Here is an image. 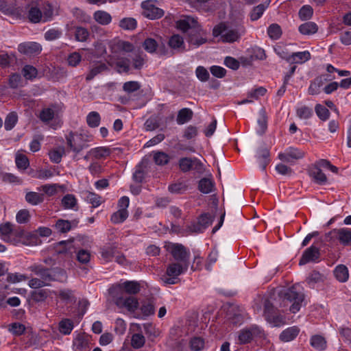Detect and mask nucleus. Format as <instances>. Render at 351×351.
Here are the masks:
<instances>
[{
	"mask_svg": "<svg viewBox=\"0 0 351 351\" xmlns=\"http://www.w3.org/2000/svg\"><path fill=\"white\" fill-rule=\"evenodd\" d=\"M282 298V306H289V311L292 313L298 312L304 303V294L303 289L300 284H296L291 287L280 292Z\"/></svg>",
	"mask_w": 351,
	"mask_h": 351,
	"instance_id": "obj_1",
	"label": "nucleus"
},
{
	"mask_svg": "<svg viewBox=\"0 0 351 351\" xmlns=\"http://www.w3.org/2000/svg\"><path fill=\"white\" fill-rule=\"evenodd\" d=\"M245 32V27L241 25H226L221 23L216 25L213 34L215 37H219L223 43H234L237 41Z\"/></svg>",
	"mask_w": 351,
	"mask_h": 351,
	"instance_id": "obj_2",
	"label": "nucleus"
},
{
	"mask_svg": "<svg viewBox=\"0 0 351 351\" xmlns=\"http://www.w3.org/2000/svg\"><path fill=\"white\" fill-rule=\"evenodd\" d=\"M145 63L143 54L138 51L129 53L126 57L120 59L117 62L119 72H128L130 70V64L135 69H141Z\"/></svg>",
	"mask_w": 351,
	"mask_h": 351,
	"instance_id": "obj_3",
	"label": "nucleus"
},
{
	"mask_svg": "<svg viewBox=\"0 0 351 351\" xmlns=\"http://www.w3.org/2000/svg\"><path fill=\"white\" fill-rule=\"evenodd\" d=\"M189 267V264L180 262L171 263L166 271L167 278L165 280V282L169 285H173L176 282V279L179 276L185 273Z\"/></svg>",
	"mask_w": 351,
	"mask_h": 351,
	"instance_id": "obj_4",
	"label": "nucleus"
},
{
	"mask_svg": "<svg viewBox=\"0 0 351 351\" xmlns=\"http://www.w3.org/2000/svg\"><path fill=\"white\" fill-rule=\"evenodd\" d=\"M159 2L157 0H146L141 3L143 15L152 20L161 18L165 12L158 7Z\"/></svg>",
	"mask_w": 351,
	"mask_h": 351,
	"instance_id": "obj_5",
	"label": "nucleus"
},
{
	"mask_svg": "<svg viewBox=\"0 0 351 351\" xmlns=\"http://www.w3.org/2000/svg\"><path fill=\"white\" fill-rule=\"evenodd\" d=\"M141 290L140 284L136 281H125L109 289L110 294L123 295V292L128 294H136Z\"/></svg>",
	"mask_w": 351,
	"mask_h": 351,
	"instance_id": "obj_6",
	"label": "nucleus"
},
{
	"mask_svg": "<svg viewBox=\"0 0 351 351\" xmlns=\"http://www.w3.org/2000/svg\"><path fill=\"white\" fill-rule=\"evenodd\" d=\"M66 140L68 147L75 154L88 147L84 136L81 134L71 132L66 135Z\"/></svg>",
	"mask_w": 351,
	"mask_h": 351,
	"instance_id": "obj_7",
	"label": "nucleus"
},
{
	"mask_svg": "<svg viewBox=\"0 0 351 351\" xmlns=\"http://www.w3.org/2000/svg\"><path fill=\"white\" fill-rule=\"evenodd\" d=\"M130 199L127 196L121 197L118 201V210L112 213L110 220L113 223H123L129 215L128 208Z\"/></svg>",
	"mask_w": 351,
	"mask_h": 351,
	"instance_id": "obj_8",
	"label": "nucleus"
},
{
	"mask_svg": "<svg viewBox=\"0 0 351 351\" xmlns=\"http://www.w3.org/2000/svg\"><path fill=\"white\" fill-rule=\"evenodd\" d=\"M19 234L14 240V245H24L28 246H36L42 243V240L34 232H25L23 230L19 229Z\"/></svg>",
	"mask_w": 351,
	"mask_h": 351,
	"instance_id": "obj_9",
	"label": "nucleus"
},
{
	"mask_svg": "<svg viewBox=\"0 0 351 351\" xmlns=\"http://www.w3.org/2000/svg\"><path fill=\"white\" fill-rule=\"evenodd\" d=\"M114 303L119 308H125L128 311L134 313L138 306V302L134 297H123V295L110 294Z\"/></svg>",
	"mask_w": 351,
	"mask_h": 351,
	"instance_id": "obj_10",
	"label": "nucleus"
},
{
	"mask_svg": "<svg viewBox=\"0 0 351 351\" xmlns=\"http://www.w3.org/2000/svg\"><path fill=\"white\" fill-rule=\"evenodd\" d=\"M264 316L273 327H278L285 324V317L276 314L273 305L268 300L264 302Z\"/></svg>",
	"mask_w": 351,
	"mask_h": 351,
	"instance_id": "obj_11",
	"label": "nucleus"
},
{
	"mask_svg": "<svg viewBox=\"0 0 351 351\" xmlns=\"http://www.w3.org/2000/svg\"><path fill=\"white\" fill-rule=\"evenodd\" d=\"M167 250L176 261L189 264L190 253L182 245L171 243L168 245Z\"/></svg>",
	"mask_w": 351,
	"mask_h": 351,
	"instance_id": "obj_12",
	"label": "nucleus"
},
{
	"mask_svg": "<svg viewBox=\"0 0 351 351\" xmlns=\"http://www.w3.org/2000/svg\"><path fill=\"white\" fill-rule=\"evenodd\" d=\"M36 274L38 275L40 278H32L28 282L29 287L32 289H39L48 285L49 282L51 279L48 269H40L36 271Z\"/></svg>",
	"mask_w": 351,
	"mask_h": 351,
	"instance_id": "obj_13",
	"label": "nucleus"
},
{
	"mask_svg": "<svg viewBox=\"0 0 351 351\" xmlns=\"http://www.w3.org/2000/svg\"><path fill=\"white\" fill-rule=\"evenodd\" d=\"M261 329L256 326H252L250 328H245L240 331L238 335V341L241 344L247 343L254 337L261 336Z\"/></svg>",
	"mask_w": 351,
	"mask_h": 351,
	"instance_id": "obj_14",
	"label": "nucleus"
},
{
	"mask_svg": "<svg viewBox=\"0 0 351 351\" xmlns=\"http://www.w3.org/2000/svg\"><path fill=\"white\" fill-rule=\"evenodd\" d=\"M304 152L295 147H289L284 152L278 154V158L280 160L289 163L294 162L296 160L300 159L304 156Z\"/></svg>",
	"mask_w": 351,
	"mask_h": 351,
	"instance_id": "obj_15",
	"label": "nucleus"
},
{
	"mask_svg": "<svg viewBox=\"0 0 351 351\" xmlns=\"http://www.w3.org/2000/svg\"><path fill=\"white\" fill-rule=\"evenodd\" d=\"M20 228H13L10 223H5L0 226V234L3 240L14 244Z\"/></svg>",
	"mask_w": 351,
	"mask_h": 351,
	"instance_id": "obj_16",
	"label": "nucleus"
},
{
	"mask_svg": "<svg viewBox=\"0 0 351 351\" xmlns=\"http://www.w3.org/2000/svg\"><path fill=\"white\" fill-rule=\"evenodd\" d=\"M18 51L25 55L34 56L40 53L42 47L36 42H26L19 45Z\"/></svg>",
	"mask_w": 351,
	"mask_h": 351,
	"instance_id": "obj_17",
	"label": "nucleus"
},
{
	"mask_svg": "<svg viewBox=\"0 0 351 351\" xmlns=\"http://www.w3.org/2000/svg\"><path fill=\"white\" fill-rule=\"evenodd\" d=\"M329 234L332 238L338 239L344 245L351 243V230L348 228L333 229L330 232Z\"/></svg>",
	"mask_w": 351,
	"mask_h": 351,
	"instance_id": "obj_18",
	"label": "nucleus"
},
{
	"mask_svg": "<svg viewBox=\"0 0 351 351\" xmlns=\"http://www.w3.org/2000/svg\"><path fill=\"white\" fill-rule=\"evenodd\" d=\"M282 56L290 64H303L311 59V53L308 51L295 52L289 56Z\"/></svg>",
	"mask_w": 351,
	"mask_h": 351,
	"instance_id": "obj_19",
	"label": "nucleus"
},
{
	"mask_svg": "<svg viewBox=\"0 0 351 351\" xmlns=\"http://www.w3.org/2000/svg\"><path fill=\"white\" fill-rule=\"evenodd\" d=\"M178 165L180 169L182 172H188L192 169L193 167L196 169L202 166V162L196 158H181L178 161Z\"/></svg>",
	"mask_w": 351,
	"mask_h": 351,
	"instance_id": "obj_20",
	"label": "nucleus"
},
{
	"mask_svg": "<svg viewBox=\"0 0 351 351\" xmlns=\"http://www.w3.org/2000/svg\"><path fill=\"white\" fill-rule=\"evenodd\" d=\"M319 249L314 245H311L304 252L299 264L302 265L311 261H315L319 258Z\"/></svg>",
	"mask_w": 351,
	"mask_h": 351,
	"instance_id": "obj_21",
	"label": "nucleus"
},
{
	"mask_svg": "<svg viewBox=\"0 0 351 351\" xmlns=\"http://www.w3.org/2000/svg\"><path fill=\"white\" fill-rule=\"evenodd\" d=\"M89 337L84 335H77L73 341L74 351H89Z\"/></svg>",
	"mask_w": 351,
	"mask_h": 351,
	"instance_id": "obj_22",
	"label": "nucleus"
},
{
	"mask_svg": "<svg viewBox=\"0 0 351 351\" xmlns=\"http://www.w3.org/2000/svg\"><path fill=\"white\" fill-rule=\"evenodd\" d=\"M309 176L318 184L324 185L327 182L326 176L318 166H313L309 169Z\"/></svg>",
	"mask_w": 351,
	"mask_h": 351,
	"instance_id": "obj_23",
	"label": "nucleus"
},
{
	"mask_svg": "<svg viewBox=\"0 0 351 351\" xmlns=\"http://www.w3.org/2000/svg\"><path fill=\"white\" fill-rule=\"evenodd\" d=\"M188 190V184L184 180H178L168 186V191L173 194H182Z\"/></svg>",
	"mask_w": 351,
	"mask_h": 351,
	"instance_id": "obj_24",
	"label": "nucleus"
},
{
	"mask_svg": "<svg viewBox=\"0 0 351 351\" xmlns=\"http://www.w3.org/2000/svg\"><path fill=\"white\" fill-rule=\"evenodd\" d=\"M256 158L260 168L264 171L270 161L269 152L266 148H262L256 152Z\"/></svg>",
	"mask_w": 351,
	"mask_h": 351,
	"instance_id": "obj_25",
	"label": "nucleus"
},
{
	"mask_svg": "<svg viewBox=\"0 0 351 351\" xmlns=\"http://www.w3.org/2000/svg\"><path fill=\"white\" fill-rule=\"evenodd\" d=\"M52 293L66 303H71L75 301L74 292L71 289H64L57 291H52Z\"/></svg>",
	"mask_w": 351,
	"mask_h": 351,
	"instance_id": "obj_26",
	"label": "nucleus"
},
{
	"mask_svg": "<svg viewBox=\"0 0 351 351\" xmlns=\"http://www.w3.org/2000/svg\"><path fill=\"white\" fill-rule=\"evenodd\" d=\"M197 21L194 18L187 16L177 21V28L186 32L188 29H193L196 27Z\"/></svg>",
	"mask_w": 351,
	"mask_h": 351,
	"instance_id": "obj_27",
	"label": "nucleus"
},
{
	"mask_svg": "<svg viewBox=\"0 0 351 351\" xmlns=\"http://www.w3.org/2000/svg\"><path fill=\"white\" fill-rule=\"evenodd\" d=\"M299 329L296 326H292L284 330L280 335V339L284 342L293 340L299 333Z\"/></svg>",
	"mask_w": 351,
	"mask_h": 351,
	"instance_id": "obj_28",
	"label": "nucleus"
},
{
	"mask_svg": "<svg viewBox=\"0 0 351 351\" xmlns=\"http://www.w3.org/2000/svg\"><path fill=\"white\" fill-rule=\"evenodd\" d=\"M93 19L100 25H107L111 23L112 17L109 13L104 10H98L94 12Z\"/></svg>",
	"mask_w": 351,
	"mask_h": 351,
	"instance_id": "obj_29",
	"label": "nucleus"
},
{
	"mask_svg": "<svg viewBox=\"0 0 351 351\" xmlns=\"http://www.w3.org/2000/svg\"><path fill=\"white\" fill-rule=\"evenodd\" d=\"M193 111L188 108H184L178 111L176 121L179 125H183L189 122L193 117Z\"/></svg>",
	"mask_w": 351,
	"mask_h": 351,
	"instance_id": "obj_30",
	"label": "nucleus"
},
{
	"mask_svg": "<svg viewBox=\"0 0 351 351\" xmlns=\"http://www.w3.org/2000/svg\"><path fill=\"white\" fill-rule=\"evenodd\" d=\"M93 158L104 159L111 154L110 149L107 147H97L90 149Z\"/></svg>",
	"mask_w": 351,
	"mask_h": 351,
	"instance_id": "obj_31",
	"label": "nucleus"
},
{
	"mask_svg": "<svg viewBox=\"0 0 351 351\" xmlns=\"http://www.w3.org/2000/svg\"><path fill=\"white\" fill-rule=\"evenodd\" d=\"M83 195L85 200L94 208L98 207L102 203L101 197L93 192L85 191Z\"/></svg>",
	"mask_w": 351,
	"mask_h": 351,
	"instance_id": "obj_32",
	"label": "nucleus"
},
{
	"mask_svg": "<svg viewBox=\"0 0 351 351\" xmlns=\"http://www.w3.org/2000/svg\"><path fill=\"white\" fill-rule=\"evenodd\" d=\"M38 6L42 14L43 22L51 20L53 14L52 6L47 3L38 5Z\"/></svg>",
	"mask_w": 351,
	"mask_h": 351,
	"instance_id": "obj_33",
	"label": "nucleus"
},
{
	"mask_svg": "<svg viewBox=\"0 0 351 351\" xmlns=\"http://www.w3.org/2000/svg\"><path fill=\"white\" fill-rule=\"evenodd\" d=\"M311 346L316 350H324L326 348V341L324 337L316 335L311 337L310 339Z\"/></svg>",
	"mask_w": 351,
	"mask_h": 351,
	"instance_id": "obj_34",
	"label": "nucleus"
},
{
	"mask_svg": "<svg viewBox=\"0 0 351 351\" xmlns=\"http://www.w3.org/2000/svg\"><path fill=\"white\" fill-rule=\"evenodd\" d=\"M334 274L336 278L341 282H346L349 277L348 269L343 265L337 266L334 270Z\"/></svg>",
	"mask_w": 351,
	"mask_h": 351,
	"instance_id": "obj_35",
	"label": "nucleus"
},
{
	"mask_svg": "<svg viewBox=\"0 0 351 351\" xmlns=\"http://www.w3.org/2000/svg\"><path fill=\"white\" fill-rule=\"evenodd\" d=\"M117 250L115 247L109 245L105 246L101 250V256L106 262L111 261L115 256Z\"/></svg>",
	"mask_w": 351,
	"mask_h": 351,
	"instance_id": "obj_36",
	"label": "nucleus"
},
{
	"mask_svg": "<svg viewBox=\"0 0 351 351\" xmlns=\"http://www.w3.org/2000/svg\"><path fill=\"white\" fill-rule=\"evenodd\" d=\"M28 19L34 23L43 22L41 12L38 5H32L28 10Z\"/></svg>",
	"mask_w": 351,
	"mask_h": 351,
	"instance_id": "obj_37",
	"label": "nucleus"
},
{
	"mask_svg": "<svg viewBox=\"0 0 351 351\" xmlns=\"http://www.w3.org/2000/svg\"><path fill=\"white\" fill-rule=\"evenodd\" d=\"M65 153V149L64 147L60 146L56 147L51 150L49 153V156L51 162L55 163H59L62 160V158Z\"/></svg>",
	"mask_w": 351,
	"mask_h": 351,
	"instance_id": "obj_38",
	"label": "nucleus"
},
{
	"mask_svg": "<svg viewBox=\"0 0 351 351\" xmlns=\"http://www.w3.org/2000/svg\"><path fill=\"white\" fill-rule=\"evenodd\" d=\"M25 200L32 205H38L44 201V195L36 192H28L25 195Z\"/></svg>",
	"mask_w": 351,
	"mask_h": 351,
	"instance_id": "obj_39",
	"label": "nucleus"
},
{
	"mask_svg": "<svg viewBox=\"0 0 351 351\" xmlns=\"http://www.w3.org/2000/svg\"><path fill=\"white\" fill-rule=\"evenodd\" d=\"M73 327V322L69 319H63L59 322L58 325L59 331L64 335L71 334Z\"/></svg>",
	"mask_w": 351,
	"mask_h": 351,
	"instance_id": "obj_40",
	"label": "nucleus"
},
{
	"mask_svg": "<svg viewBox=\"0 0 351 351\" xmlns=\"http://www.w3.org/2000/svg\"><path fill=\"white\" fill-rule=\"evenodd\" d=\"M213 188L214 184L210 179L202 178L199 182L198 189L202 193H210L213 191Z\"/></svg>",
	"mask_w": 351,
	"mask_h": 351,
	"instance_id": "obj_41",
	"label": "nucleus"
},
{
	"mask_svg": "<svg viewBox=\"0 0 351 351\" xmlns=\"http://www.w3.org/2000/svg\"><path fill=\"white\" fill-rule=\"evenodd\" d=\"M56 230L60 233H66L72 228V222L64 219L57 220L54 225Z\"/></svg>",
	"mask_w": 351,
	"mask_h": 351,
	"instance_id": "obj_42",
	"label": "nucleus"
},
{
	"mask_svg": "<svg viewBox=\"0 0 351 351\" xmlns=\"http://www.w3.org/2000/svg\"><path fill=\"white\" fill-rule=\"evenodd\" d=\"M299 31L304 35L313 34L317 31V26L313 22H306L299 27Z\"/></svg>",
	"mask_w": 351,
	"mask_h": 351,
	"instance_id": "obj_43",
	"label": "nucleus"
},
{
	"mask_svg": "<svg viewBox=\"0 0 351 351\" xmlns=\"http://www.w3.org/2000/svg\"><path fill=\"white\" fill-rule=\"evenodd\" d=\"M74 247L72 241H62L58 244L57 252L60 254H72Z\"/></svg>",
	"mask_w": 351,
	"mask_h": 351,
	"instance_id": "obj_44",
	"label": "nucleus"
},
{
	"mask_svg": "<svg viewBox=\"0 0 351 351\" xmlns=\"http://www.w3.org/2000/svg\"><path fill=\"white\" fill-rule=\"evenodd\" d=\"M50 293H52V291L47 289L34 291L31 293L32 299L36 302H43L47 299Z\"/></svg>",
	"mask_w": 351,
	"mask_h": 351,
	"instance_id": "obj_45",
	"label": "nucleus"
},
{
	"mask_svg": "<svg viewBox=\"0 0 351 351\" xmlns=\"http://www.w3.org/2000/svg\"><path fill=\"white\" fill-rule=\"evenodd\" d=\"M169 45L172 49L182 50L184 48V40L180 35H173L169 40Z\"/></svg>",
	"mask_w": 351,
	"mask_h": 351,
	"instance_id": "obj_46",
	"label": "nucleus"
},
{
	"mask_svg": "<svg viewBox=\"0 0 351 351\" xmlns=\"http://www.w3.org/2000/svg\"><path fill=\"white\" fill-rule=\"evenodd\" d=\"M204 346V339L199 337H194L189 341V347L192 351H200Z\"/></svg>",
	"mask_w": 351,
	"mask_h": 351,
	"instance_id": "obj_47",
	"label": "nucleus"
},
{
	"mask_svg": "<svg viewBox=\"0 0 351 351\" xmlns=\"http://www.w3.org/2000/svg\"><path fill=\"white\" fill-rule=\"evenodd\" d=\"M213 221V216L208 213L202 215L198 219L199 231L206 228Z\"/></svg>",
	"mask_w": 351,
	"mask_h": 351,
	"instance_id": "obj_48",
	"label": "nucleus"
},
{
	"mask_svg": "<svg viewBox=\"0 0 351 351\" xmlns=\"http://www.w3.org/2000/svg\"><path fill=\"white\" fill-rule=\"evenodd\" d=\"M62 204L65 209H74L77 199L72 194H67L62 199Z\"/></svg>",
	"mask_w": 351,
	"mask_h": 351,
	"instance_id": "obj_49",
	"label": "nucleus"
},
{
	"mask_svg": "<svg viewBox=\"0 0 351 351\" xmlns=\"http://www.w3.org/2000/svg\"><path fill=\"white\" fill-rule=\"evenodd\" d=\"M55 115V111L52 108H43L39 114L40 119L44 123H49Z\"/></svg>",
	"mask_w": 351,
	"mask_h": 351,
	"instance_id": "obj_50",
	"label": "nucleus"
},
{
	"mask_svg": "<svg viewBox=\"0 0 351 351\" xmlns=\"http://www.w3.org/2000/svg\"><path fill=\"white\" fill-rule=\"evenodd\" d=\"M101 117L97 112L93 111L86 117L87 124L91 128H96L100 123Z\"/></svg>",
	"mask_w": 351,
	"mask_h": 351,
	"instance_id": "obj_51",
	"label": "nucleus"
},
{
	"mask_svg": "<svg viewBox=\"0 0 351 351\" xmlns=\"http://www.w3.org/2000/svg\"><path fill=\"white\" fill-rule=\"evenodd\" d=\"M18 121L17 114L14 112L9 113L5 120L4 127L6 130H11Z\"/></svg>",
	"mask_w": 351,
	"mask_h": 351,
	"instance_id": "obj_52",
	"label": "nucleus"
},
{
	"mask_svg": "<svg viewBox=\"0 0 351 351\" xmlns=\"http://www.w3.org/2000/svg\"><path fill=\"white\" fill-rule=\"evenodd\" d=\"M22 73L26 80H32L37 76L38 71L32 65H25L23 68Z\"/></svg>",
	"mask_w": 351,
	"mask_h": 351,
	"instance_id": "obj_53",
	"label": "nucleus"
},
{
	"mask_svg": "<svg viewBox=\"0 0 351 351\" xmlns=\"http://www.w3.org/2000/svg\"><path fill=\"white\" fill-rule=\"evenodd\" d=\"M269 5V2L267 4H259L256 6L250 14V18L252 21H256L261 17L263 12L266 10Z\"/></svg>",
	"mask_w": 351,
	"mask_h": 351,
	"instance_id": "obj_54",
	"label": "nucleus"
},
{
	"mask_svg": "<svg viewBox=\"0 0 351 351\" xmlns=\"http://www.w3.org/2000/svg\"><path fill=\"white\" fill-rule=\"evenodd\" d=\"M267 34L271 39H278L282 34V30L280 25L276 23L271 24L267 29Z\"/></svg>",
	"mask_w": 351,
	"mask_h": 351,
	"instance_id": "obj_55",
	"label": "nucleus"
},
{
	"mask_svg": "<svg viewBox=\"0 0 351 351\" xmlns=\"http://www.w3.org/2000/svg\"><path fill=\"white\" fill-rule=\"evenodd\" d=\"M119 26L125 30H132L136 27V21L133 18H124L120 21Z\"/></svg>",
	"mask_w": 351,
	"mask_h": 351,
	"instance_id": "obj_56",
	"label": "nucleus"
},
{
	"mask_svg": "<svg viewBox=\"0 0 351 351\" xmlns=\"http://www.w3.org/2000/svg\"><path fill=\"white\" fill-rule=\"evenodd\" d=\"M169 159V155L162 152H158L154 154V162L158 165H165L167 164Z\"/></svg>",
	"mask_w": 351,
	"mask_h": 351,
	"instance_id": "obj_57",
	"label": "nucleus"
},
{
	"mask_svg": "<svg viewBox=\"0 0 351 351\" xmlns=\"http://www.w3.org/2000/svg\"><path fill=\"white\" fill-rule=\"evenodd\" d=\"M106 66L104 64H99L93 66L88 73L86 75V79L88 81L93 80L97 75L105 70Z\"/></svg>",
	"mask_w": 351,
	"mask_h": 351,
	"instance_id": "obj_58",
	"label": "nucleus"
},
{
	"mask_svg": "<svg viewBox=\"0 0 351 351\" xmlns=\"http://www.w3.org/2000/svg\"><path fill=\"white\" fill-rule=\"evenodd\" d=\"M15 162L17 167L23 170L26 169L29 165L27 156L19 153L16 154Z\"/></svg>",
	"mask_w": 351,
	"mask_h": 351,
	"instance_id": "obj_59",
	"label": "nucleus"
},
{
	"mask_svg": "<svg viewBox=\"0 0 351 351\" xmlns=\"http://www.w3.org/2000/svg\"><path fill=\"white\" fill-rule=\"evenodd\" d=\"M27 279V276L24 274L20 273H9L7 275L6 280L10 283L16 284L25 281Z\"/></svg>",
	"mask_w": 351,
	"mask_h": 351,
	"instance_id": "obj_60",
	"label": "nucleus"
},
{
	"mask_svg": "<svg viewBox=\"0 0 351 351\" xmlns=\"http://www.w3.org/2000/svg\"><path fill=\"white\" fill-rule=\"evenodd\" d=\"M296 114L300 119H308L313 115V110L309 107L302 106L297 108Z\"/></svg>",
	"mask_w": 351,
	"mask_h": 351,
	"instance_id": "obj_61",
	"label": "nucleus"
},
{
	"mask_svg": "<svg viewBox=\"0 0 351 351\" xmlns=\"http://www.w3.org/2000/svg\"><path fill=\"white\" fill-rule=\"evenodd\" d=\"M140 311L141 316H136L137 318H143L153 315L154 313V307L151 303L146 302L141 305Z\"/></svg>",
	"mask_w": 351,
	"mask_h": 351,
	"instance_id": "obj_62",
	"label": "nucleus"
},
{
	"mask_svg": "<svg viewBox=\"0 0 351 351\" xmlns=\"http://www.w3.org/2000/svg\"><path fill=\"white\" fill-rule=\"evenodd\" d=\"M145 342V339L142 334L136 333L134 334L132 337L131 344L132 346L134 348H141Z\"/></svg>",
	"mask_w": 351,
	"mask_h": 351,
	"instance_id": "obj_63",
	"label": "nucleus"
},
{
	"mask_svg": "<svg viewBox=\"0 0 351 351\" xmlns=\"http://www.w3.org/2000/svg\"><path fill=\"white\" fill-rule=\"evenodd\" d=\"M322 80L321 78H316L308 88V93L311 95H317L321 92V87L322 86Z\"/></svg>",
	"mask_w": 351,
	"mask_h": 351,
	"instance_id": "obj_64",
	"label": "nucleus"
}]
</instances>
